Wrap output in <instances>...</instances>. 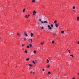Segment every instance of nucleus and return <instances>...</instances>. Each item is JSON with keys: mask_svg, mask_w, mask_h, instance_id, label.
<instances>
[{"mask_svg": "<svg viewBox=\"0 0 79 79\" xmlns=\"http://www.w3.org/2000/svg\"><path fill=\"white\" fill-rule=\"evenodd\" d=\"M53 27V24H51V26L49 25H48L47 26V27L48 28V29H49V30H51V29H52Z\"/></svg>", "mask_w": 79, "mask_h": 79, "instance_id": "obj_1", "label": "nucleus"}, {"mask_svg": "<svg viewBox=\"0 0 79 79\" xmlns=\"http://www.w3.org/2000/svg\"><path fill=\"white\" fill-rule=\"evenodd\" d=\"M28 41L30 43H32V40L31 38L28 39Z\"/></svg>", "mask_w": 79, "mask_h": 79, "instance_id": "obj_2", "label": "nucleus"}, {"mask_svg": "<svg viewBox=\"0 0 79 79\" xmlns=\"http://www.w3.org/2000/svg\"><path fill=\"white\" fill-rule=\"evenodd\" d=\"M48 23V22H47V21H44V22L42 21L41 22V24H44V23Z\"/></svg>", "mask_w": 79, "mask_h": 79, "instance_id": "obj_3", "label": "nucleus"}, {"mask_svg": "<svg viewBox=\"0 0 79 79\" xmlns=\"http://www.w3.org/2000/svg\"><path fill=\"white\" fill-rule=\"evenodd\" d=\"M24 35L26 37H27V36H28V35L27 34V33H26V32H24Z\"/></svg>", "mask_w": 79, "mask_h": 79, "instance_id": "obj_4", "label": "nucleus"}, {"mask_svg": "<svg viewBox=\"0 0 79 79\" xmlns=\"http://www.w3.org/2000/svg\"><path fill=\"white\" fill-rule=\"evenodd\" d=\"M17 35H18L19 37H20L21 36V35L19 33H17Z\"/></svg>", "mask_w": 79, "mask_h": 79, "instance_id": "obj_5", "label": "nucleus"}, {"mask_svg": "<svg viewBox=\"0 0 79 79\" xmlns=\"http://www.w3.org/2000/svg\"><path fill=\"white\" fill-rule=\"evenodd\" d=\"M30 35H31V37H33V36L34 35V34L32 33H31Z\"/></svg>", "mask_w": 79, "mask_h": 79, "instance_id": "obj_6", "label": "nucleus"}, {"mask_svg": "<svg viewBox=\"0 0 79 79\" xmlns=\"http://www.w3.org/2000/svg\"><path fill=\"white\" fill-rule=\"evenodd\" d=\"M29 45L30 47H32V44H29Z\"/></svg>", "mask_w": 79, "mask_h": 79, "instance_id": "obj_7", "label": "nucleus"}, {"mask_svg": "<svg viewBox=\"0 0 79 79\" xmlns=\"http://www.w3.org/2000/svg\"><path fill=\"white\" fill-rule=\"evenodd\" d=\"M33 14H36L37 13V12H36L35 11H34L33 13Z\"/></svg>", "mask_w": 79, "mask_h": 79, "instance_id": "obj_8", "label": "nucleus"}, {"mask_svg": "<svg viewBox=\"0 0 79 79\" xmlns=\"http://www.w3.org/2000/svg\"><path fill=\"white\" fill-rule=\"evenodd\" d=\"M55 26L56 27H58V24H56Z\"/></svg>", "mask_w": 79, "mask_h": 79, "instance_id": "obj_9", "label": "nucleus"}, {"mask_svg": "<svg viewBox=\"0 0 79 79\" xmlns=\"http://www.w3.org/2000/svg\"><path fill=\"white\" fill-rule=\"evenodd\" d=\"M26 40H27V39L26 38H24V41H26Z\"/></svg>", "mask_w": 79, "mask_h": 79, "instance_id": "obj_10", "label": "nucleus"}, {"mask_svg": "<svg viewBox=\"0 0 79 79\" xmlns=\"http://www.w3.org/2000/svg\"><path fill=\"white\" fill-rule=\"evenodd\" d=\"M36 52H37L36 51H35H35H34V54H35V53H36Z\"/></svg>", "mask_w": 79, "mask_h": 79, "instance_id": "obj_11", "label": "nucleus"}, {"mask_svg": "<svg viewBox=\"0 0 79 79\" xmlns=\"http://www.w3.org/2000/svg\"><path fill=\"white\" fill-rule=\"evenodd\" d=\"M77 21H79V17H77Z\"/></svg>", "mask_w": 79, "mask_h": 79, "instance_id": "obj_12", "label": "nucleus"}, {"mask_svg": "<svg viewBox=\"0 0 79 79\" xmlns=\"http://www.w3.org/2000/svg\"><path fill=\"white\" fill-rule=\"evenodd\" d=\"M53 35H56V33H53Z\"/></svg>", "mask_w": 79, "mask_h": 79, "instance_id": "obj_13", "label": "nucleus"}, {"mask_svg": "<svg viewBox=\"0 0 79 79\" xmlns=\"http://www.w3.org/2000/svg\"><path fill=\"white\" fill-rule=\"evenodd\" d=\"M47 63H49V60H48V59H47Z\"/></svg>", "mask_w": 79, "mask_h": 79, "instance_id": "obj_14", "label": "nucleus"}, {"mask_svg": "<svg viewBox=\"0 0 79 79\" xmlns=\"http://www.w3.org/2000/svg\"><path fill=\"white\" fill-rule=\"evenodd\" d=\"M26 10L25 9H24L23 10V13H24V12H25V10Z\"/></svg>", "mask_w": 79, "mask_h": 79, "instance_id": "obj_15", "label": "nucleus"}, {"mask_svg": "<svg viewBox=\"0 0 79 79\" xmlns=\"http://www.w3.org/2000/svg\"><path fill=\"white\" fill-rule=\"evenodd\" d=\"M26 61H28L29 60V58H28L27 59H26Z\"/></svg>", "mask_w": 79, "mask_h": 79, "instance_id": "obj_16", "label": "nucleus"}, {"mask_svg": "<svg viewBox=\"0 0 79 79\" xmlns=\"http://www.w3.org/2000/svg\"><path fill=\"white\" fill-rule=\"evenodd\" d=\"M47 68H50V65H48L47 66Z\"/></svg>", "mask_w": 79, "mask_h": 79, "instance_id": "obj_17", "label": "nucleus"}, {"mask_svg": "<svg viewBox=\"0 0 79 79\" xmlns=\"http://www.w3.org/2000/svg\"><path fill=\"white\" fill-rule=\"evenodd\" d=\"M29 66H30V67H32V65H31V64H29Z\"/></svg>", "mask_w": 79, "mask_h": 79, "instance_id": "obj_18", "label": "nucleus"}, {"mask_svg": "<svg viewBox=\"0 0 79 79\" xmlns=\"http://www.w3.org/2000/svg\"><path fill=\"white\" fill-rule=\"evenodd\" d=\"M27 48H29V46L27 45Z\"/></svg>", "mask_w": 79, "mask_h": 79, "instance_id": "obj_19", "label": "nucleus"}, {"mask_svg": "<svg viewBox=\"0 0 79 79\" xmlns=\"http://www.w3.org/2000/svg\"><path fill=\"white\" fill-rule=\"evenodd\" d=\"M32 2H33V3L35 2V0H32Z\"/></svg>", "mask_w": 79, "mask_h": 79, "instance_id": "obj_20", "label": "nucleus"}, {"mask_svg": "<svg viewBox=\"0 0 79 79\" xmlns=\"http://www.w3.org/2000/svg\"><path fill=\"white\" fill-rule=\"evenodd\" d=\"M56 22H57V21L56 20H55L54 23V24H55V23H56Z\"/></svg>", "mask_w": 79, "mask_h": 79, "instance_id": "obj_21", "label": "nucleus"}, {"mask_svg": "<svg viewBox=\"0 0 79 79\" xmlns=\"http://www.w3.org/2000/svg\"><path fill=\"white\" fill-rule=\"evenodd\" d=\"M73 9H75V8H76V7L75 6H73Z\"/></svg>", "mask_w": 79, "mask_h": 79, "instance_id": "obj_22", "label": "nucleus"}, {"mask_svg": "<svg viewBox=\"0 0 79 79\" xmlns=\"http://www.w3.org/2000/svg\"><path fill=\"white\" fill-rule=\"evenodd\" d=\"M32 63H34V64H35V63H36L35 62H34V61H32Z\"/></svg>", "mask_w": 79, "mask_h": 79, "instance_id": "obj_23", "label": "nucleus"}, {"mask_svg": "<svg viewBox=\"0 0 79 79\" xmlns=\"http://www.w3.org/2000/svg\"><path fill=\"white\" fill-rule=\"evenodd\" d=\"M70 56H72V57H74V56L73 55H70Z\"/></svg>", "mask_w": 79, "mask_h": 79, "instance_id": "obj_24", "label": "nucleus"}, {"mask_svg": "<svg viewBox=\"0 0 79 79\" xmlns=\"http://www.w3.org/2000/svg\"><path fill=\"white\" fill-rule=\"evenodd\" d=\"M25 52L26 53H27V51L26 50V51H25Z\"/></svg>", "mask_w": 79, "mask_h": 79, "instance_id": "obj_25", "label": "nucleus"}, {"mask_svg": "<svg viewBox=\"0 0 79 79\" xmlns=\"http://www.w3.org/2000/svg\"><path fill=\"white\" fill-rule=\"evenodd\" d=\"M44 29V27H41V29Z\"/></svg>", "mask_w": 79, "mask_h": 79, "instance_id": "obj_26", "label": "nucleus"}, {"mask_svg": "<svg viewBox=\"0 0 79 79\" xmlns=\"http://www.w3.org/2000/svg\"><path fill=\"white\" fill-rule=\"evenodd\" d=\"M25 17L26 18H28V16H27V15H26Z\"/></svg>", "mask_w": 79, "mask_h": 79, "instance_id": "obj_27", "label": "nucleus"}, {"mask_svg": "<svg viewBox=\"0 0 79 79\" xmlns=\"http://www.w3.org/2000/svg\"><path fill=\"white\" fill-rule=\"evenodd\" d=\"M39 21H41V19H39Z\"/></svg>", "mask_w": 79, "mask_h": 79, "instance_id": "obj_28", "label": "nucleus"}, {"mask_svg": "<svg viewBox=\"0 0 79 79\" xmlns=\"http://www.w3.org/2000/svg\"><path fill=\"white\" fill-rule=\"evenodd\" d=\"M22 47H24V44H23L22 45Z\"/></svg>", "mask_w": 79, "mask_h": 79, "instance_id": "obj_29", "label": "nucleus"}, {"mask_svg": "<svg viewBox=\"0 0 79 79\" xmlns=\"http://www.w3.org/2000/svg\"><path fill=\"white\" fill-rule=\"evenodd\" d=\"M68 52H69V53H70V50H68Z\"/></svg>", "mask_w": 79, "mask_h": 79, "instance_id": "obj_30", "label": "nucleus"}, {"mask_svg": "<svg viewBox=\"0 0 79 79\" xmlns=\"http://www.w3.org/2000/svg\"><path fill=\"white\" fill-rule=\"evenodd\" d=\"M61 33H62V34L64 33V31H62Z\"/></svg>", "mask_w": 79, "mask_h": 79, "instance_id": "obj_31", "label": "nucleus"}, {"mask_svg": "<svg viewBox=\"0 0 79 79\" xmlns=\"http://www.w3.org/2000/svg\"><path fill=\"white\" fill-rule=\"evenodd\" d=\"M48 74L49 75L50 74V72H48Z\"/></svg>", "mask_w": 79, "mask_h": 79, "instance_id": "obj_32", "label": "nucleus"}, {"mask_svg": "<svg viewBox=\"0 0 79 79\" xmlns=\"http://www.w3.org/2000/svg\"><path fill=\"white\" fill-rule=\"evenodd\" d=\"M41 45H43L44 44V42L41 43Z\"/></svg>", "mask_w": 79, "mask_h": 79, "instance_id": "obj_33", "label": "nucleus"}, {"mask_svg": "<svg viewBox=\"0 0 79 79\" xmlns=\"http://www.w3.org/2000/svg\"><path fill=\"white\" fill-rule=\"evenodd\" d=\"M45 71V69H43L42 70V71Z\"/></svg>", "mask_w": 79, "mask_h": 79, "instance_id": "obj_34", "label": "nucleus"}, {"mask_svg": "<svg viewBox=\"0 0 79 79\" xmlns=\"http://www.w3.org/2000/svg\"><path fill=\"white\" fill-rule=\"evenodd\" d=\"M54 42H55V41H53L52 42V44H53V43H54Z\"/></svg>", "mask_w": 79, "mask_h": 79, "instance_id": "obj_35", "label": "nucleus"}, {"mask_svg": "<svg viewBox=\"0 0 79 79\" xmlns=\"http://www.w3.org/2000/svg\"><path fill=\"white\" fill-rule=\"evenodd\" d=\"M77 44H79V41H78V42H77Z\"/></svg>", "mask_w": 79, "mask_h": 79, "instance_id": "obj_36", "label": "nucleus"}, {"mask_svg": "<svg viewBox=\"0 0 79 79\" xmlns=\"http://www.w3.org/2000/svg\"><path fill=\"white\" fill-rule=\"evenodd\" d=\"M77 74H78V76H79V73H77Z\"/></svg>", "mask_w": 79, "mask_h": 79, "instance_id": "obj_37", "label": "nucleus"}, {"mask_svg": "<svg viewBox=\"0 0 79 79\" xmlns=\"http://www.w3.org/2000/svg\"><path fill=\"white\" fill-rule=\"evenodd\" d=\"M30 73H32V71H31L30 72Z\"/></svg>", "mask_w": 79, "mask_h": 79, "instance_id": "obj_38", "label": "nucleus"}, {"mask_svg": "<svg viewBox=\"0 0 79 79\" xmlns=\"http://www.w3.org/2000/svg\"><path fill=\"white\" fill-rule=\"evenodd\" d=\"M32 73H33V74H35V72H32Z\"/></svg>", "mask_w": 79, "mask_h": 79, "instance_id": "obj_39", "label": "nucleus"}, {"mask_svg": "<svg viewBox=\"0 0 79 79\" xmlns=\"http://www.w3.org/2000/svg\"><path fill=\"white\" fill-rule=\"evenodd\" d=\"M73 11H74V12H76V10H73Z\"/></svg>", "mask_w": 79, "mask_h": 79, "instance_id": "obj_40", "label": "nucleus"}, {"mask_svg": "<svg viewBox=\"0 0 79 79\" xmlns=\"http://www.w3.org/2000/svg\"><path fill=\"white\" fill-rule=\"evenodd\" d=\"M33 15L34 16H35V14H33Z\"/></svg>", "mask_w": 79, "mask_h": 79, "instance_id": "obj_41", "label": "nucleus"}, {"mask_svg": "<svg viewBox=\"0 0 79 79\" xmlns=\"http://www.w3.org/2000/svg\"><path fill=\"white\" fill-rule=\"evenodd\" d=\"M72 79H75V78H72Z\"/></svg>", "mask_w": 79, "mask_h": 79, "instance_id": "obj_42", "label": "nucleus"}, {"mask_svg": "<svg viewBox=\"0 0 79 79\" xmlns=\"http://www.w3.org/2000/svg\"><path fill=\"white\" fill-rule=\"evenodd\" d=\"M27 66H29V65L28 64H27Z\"/></svg>", "mask_w": 79, "mask_h": 79, "instance_id": "obj_43", "label": "nucleus"}, {"mask_svg": "<svg viewBox=\"0 0 79 79\" xmlns=\"http://www.w3.org/2000/svg\"><path fill=\"white\" fill-rule=\"evenodd\" d=\"M30 16L29 15H28V16Z\"/></svg>", "mask_w": 79, "mask_h": 79, "instance_id": "obj_44", "label": "nucleus"}, {"mask_svg": "<svg viewBox=\"0 0 79 79\" xmlns=\"http://www.w3.org/2000/svg\"><path fill=\"white\" fill-rule=\"evenodd\" d=\"M36 62H37V60H35Z\"/></svg>", "mask_w": 79, "mask_h": 79, "instance_id": "obj_45", "label": "nucleus"}, {"mask_svg": "<svg viewBox=\"0 0 79 79\" xmlns=\"http://www.w3.org/2000/svg\"><path fill=\"white\" fill-rule=\"evenodd\" d=\"M1 38H0V39H1Z\"/></svg>", "mask_w": 79, "mask_h": 79, "instance_id": "obj_46", "label": "nucleus"}]
</instances>
